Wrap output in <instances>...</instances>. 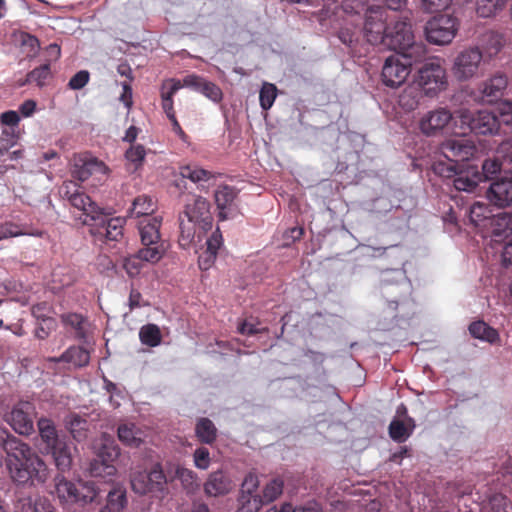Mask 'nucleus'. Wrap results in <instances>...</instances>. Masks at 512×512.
Listing matches in <instances>:
<instances>
[{
  "label": "nucleus",
  "mask_w": 512,
  "mask_h": 512,
  "mask_svg": "<svg viewBox=\"0 0 512 512\" xmlns=\"http://www.w3.org/2000/svg\"><path fill=\"white\" fill-rule=\"evenodd\" d=\"M60 194L66 198L74 209V216L83 225L89 226V233L95 243L114 247L123 239L125 219L109 218L102 209L85 194L72 180L65 181L60 187Z\"/></svg>",
  "instance_id": "nucleus-1"
},
{
  "label": "nucleus",
  "mask_w": 512,
  "mask_h": 512,
  "mask_svg": "<svg viewBox=\"0 0 512 512\" xmlns=\"http://www.w3.org/2000/svg\"><path fill=\"white\" fill-rule=\"evenodd\" d=\"M0 446L6 453V467L13 482L19 485L43 484L49 476L44 460L32 448L7 430H0Z\"/></svg>",
  "instance_id": "nucleus-2"
},
{
  "label": "nucleus",
  "mask_w": 512,
  "mask_h": 512,
  "mask_svg": "<svg viewBox=\"0 0 512 512\" xmlns=\"http://www.w3.org/2000/svg\"><path fill=\"white\" fill-rule=\"evenodd\" d=\"M368 0H342L341 7L345 13L360 14L365 12L364 36L372 45L384 44L386 32L387 9L383 6H369Z\"/></svg>",
  "instance_id": "nucleus-3"
},
{
  "label": "nucleus",
  "mask_w": 512,
  "mask_h": 512,
  "mask_svg": "<svg viewBox=\"0 0 512 512\" xmlns=\"http://www.w3.org/2000/svg\"><path fill=\"white\" fill-rule=\"evenodd\" d=\"M459 134L475 133L481 135H494L499 132V120L495 113L487 110L470 111L459 109L456 112L455 124L458 125Z\"/></svg>",
  "instance_id": "nucleus-4"
},
{
  "label": "nucleus",
  "mask_w": 512,
  "mask_h": 512,
  "mask_svg": "<svg viewBox=\"0 0 512 512\" xmlns=\"http://www.w3.org/2000/svg\"><path fill=\"white\" fill-rule=\"evenodd\" d=\"M418 88L427 96H434L447 86L446 70L439 59H429L418 71Z\"/></svg>",
  "instance_id": "nucleus-5"
},
{
  "label": "nucleus",
  "mask_w": 512,
  "mask_h": 512,
  "mask_svg": "<svg viewBox=\"0 0 512 512\" xmlns=\"http://www.w3.org/2000/svg\"><path fill=\"white\" fill-rule=\"evenodd\" d=\"M458 29L459 21L455 16L441 14L427 21L424 32L429 43L447 45L455 38Z\"/></svg>",
  "instance_id": "nucleus-6"
},
{
  "label": "nucleus",
  "mask_w": 512,
  "mask_h": 512,
  "mask_svg": "<svg viewBox=\"0 0 512 512\" xmlns=\"http://www.w3.org/2000/svg\"><path fill=\"white\" fill-rule=\"evenodd\" d=\"M168 481H171V476L163 471L160 463L153 465L149 472L132 473L130 479L132 490L140 495L163 492L166 490Z\"/></svg>",
  "instance_id": "nucleus-7"
},
{
  "label": "nucleus",
  "mask_w": 512,
  "mask_h": 512,
  "mask_svg": "<svg viewBox=\"0 0 512 512\" xmlns=\"http://www.w3.org/2000/svg\"><path fill=\"white\" fill-rule=\"evenodd\" d=\"M483 52L478 46H469L459 51L453 59L452 74L458 81L470 80L479 74Z\"/></svg>",
  "instance_id": "nucleus-8"
},
{
  "label": "nucleus",
  "mask_w": 512,
  "mask_h": 512,
  "mask_svg": "<svg viewBox=\"0 0 512 512\" xmlns=\"http://www.w3.org/2000/svg\"><path fill=\"white\" fill-rule=\"evenodd\" d=\"M35 407L29 401H19L4 417L11 428L20 435H30L34 431L33 415Z\"/></svg>",
  "instance_id": "nucleus-9"
},
{
  "label": "nucleus",
  "mask_w": 512,
  "mask_h": 512,
  "mask_svg": "<svg viewBox=\"0 0 512 512\" xmlns=\"http://www.w3.org/2000/svg\"><path fill=\"white\" fill-rule=\"evenodd\" d=\"M210 202L195 194H188L185 199L184 210L182 214L189 219L198 222V226L207 231L212 228L213 217L210 211Z\"/></svg>",
  "instance_id": "nucleus-10"
},
{
  "label": "nucleus",
  "mask_w": 512,
  "mask_h": 512,
  "mask_svg": "<svg viewBox=\"0 0 512 512\" xmlns=\"http://www.w3.org/2000/svg\"><path fill=\"white\" fill-rule=\"evenodd\" d=\"M411 72V63L403 61L399 55H392L385 60L382 68V82L391 88L402 85Z\"/></svg>",
  "instance_id": "nucleus-11"
},
{
  "label": "nucleus",
  "mask_w": 512,
  "mask_h": 512,
  "mask_svg": "<svg viewBox=\"0 0 512 512\" xmlns=\"http://www.w3.org/2000/svg\"><path fill=\"white\" fill-rule=\"evenodd\" d=\"M238 191L229 185H221L214 193L220 221L233 219L240 214L237 204Z\"/></svg>",
  "instance_id": "nucleus-12"
},
{
  "label": "nucleus",
  "mask_w": 512,
  "mask_h": 512,
  "mask_svg": "<svg viewBox=\"0 0 512 512\" xmlns=\"http://www.w3.org/2000/svg\"><path fill=\"white\" fill-rule=\"evenodd\" d=\"M508 85V79L503 73H496L478 85L473 97L478 102L493 103L500 99Z\"/></svg>",
  "instance_id": "nucleus-13"
},
{
  "label": "nucleus",
  "mask_w": 512,
  "mask_h": 512,
  "mask_svg": "<svg viewBox=\"0 0 512 512\" xmlns=\"http://www.w3.org/2000/svg\"><path fill=\"white\" fill-rule=\"evenodd\" d=\"M71 166L72 176L79 181H85L97 174L105 175L108 169L104 162L87 154L75 155Z\"/></svg>",
  "instance_id": "nucleus-14"
},
{
  "label": "nucleus",
  "mask_w": 512,
  "mask_h": 512,
  "mask_svg": "<svg viewBox=\"0 0 512 512\" xmlns=\"http://www.w3.org/2000/svg\"><path fill=\"white\" fill-rule=\"evenodd\" d=\"M453 119L452 113L445 108L432 110L421 117L419 129L426 136H435L442 132Z\"/></svg>",
  "instance_id": "nucleus-15"
},
{
  "label": "nucleus",
  "mask_w": 512,
  "mask_h": 512,
  "mask_svg": "<svg viewBox=\"0 0 512 512\" xmlns=\"http://www.w3.org/2000/svg\"><path fill=\"white\" fill-rule=\"evenodd\" d=\"M476 148L464 139H449L440 146V153L447 161H454L459 165L474 155Z\"/></svg>",
  "instance_id": "nucleus-16"
},
{
  "label": "nucleus",
  "mask_w": 512,
  "mask_h": 512,
  "mask_svg": "<svg viewBox=\"0 0 512 512\" xmlns=\"http://www.w3.org/2000/svg\"><path fill=\"white\" fill-rule=\"evenodd\" d=\"M413 35L409 21H396L392 26H389L383 46L390 50L397 51L403 48V45H408L407 43L413 38Z\"/></svg>",
  "instance_id": "nucleus-17"
},
{
  "label": "nucleus",
  "mask_w": 512,
  "mask_h": 512,
  "mask_svg": "<svg viewBox=\"0 0 512 512\" xmlns=\"http://www.w3.org/2000/svg\"><path fill=\"white\" fill-rule=\"evenodd\" d=\"M487 196L496 206L506 207L512 204V177H501L492 182Z\"/></svg>",
  "instance_id": "nucleus-18"
},
{
  "label": "nucleus",
  "mask_w": 512,
  "mask_h": 512,
  "mask_svg": "<svg viewBox=\"0 0 512 512\" xmlns=\"http://www.w3.org/2000/svg\"><path fill=\"white\" fill-rule=\"evenodd\" d=\"M512 234V213L500 212L491 219L487 231L482 234L483 237H491L492 241L500 242Z\"/></svg>",
  "instance_id": "nucleus-19"
},
{
  "label": "nucleus",
  "mask_w": 512,
  "mask_h": 512,
  "mask_svg": "<svg viewBox=\"0 0 512 512\" xmlns=\"http://www.w3.org/2000/svg\"><path fill=\"white\" fill-rule=\"evenodd\" d=\"M233 487L230 477L221 470L212 472L204 483L205 494L212 497L226 495Z\"/></svg>",
  "instance_id": "nucleus-20"
},
{
  "label": "nucleus",
  "mask_w": 512,
  "mask_h": 512,
  "mask_svg": "<svg viewBox=\"0 0 512 512\" xmlns=\"http://www.w3.org/2000/svg\"><path fill=\"white\" fill-rule=\"evenodd\" d=\"M55 491L58 498L63 502H88L92 501L94 496H82L76 485L67 480L64 476L58 474L55 479Z\"/></svg>",
  "instance_id": "nucleus-21"
},
{
  "label": "nucleus",
  "mask_w": 512,
  "mask_h": 512,
  "mask_svg": "<svg viewBox=\"0 0 512 512\" xmlns=\"http://www.w3.org/2000/svg\"><path fill=\"white\" fill-rule=\"evenodd\" d=\"M162 218L159 216L144 217L138 222V229L142 245L155 244L161 240L160 228Z\"/></svg>",
  "instance_id": "nucleus-22"
},
{
  "label": "nucleus",
  "mask_w": 512,
  "mask_h": 512,
  "mask_svg": "<svg viewBox=\"0 0 512 512\" xmlns=\"http://www.w3.org/2000/svg\"><path fill=\"white\" fill-rule=\"evenodd\" d=\"M494 215L493 209L487 203L475 202L469 208V222L477 228L481 234L487 231V227H489Z\"/></svg>",
  "instance_id": "nucleus-23"
},
{
  "label": "nucleus",
  "mask_w": 512,
  "mask_h": 512,
  "mask_svg": "<svg viewBox=\"0 0 512 512\" xmlns=\"http://www.w3.org/2000/svg\"><path fill=\"white\" fill-rule=\"evenodd\" d=\"M482 182V174L476 167L467 165V168L459 170L453 179V185L458 191L473 192L479 183Z\"/></svg>",
  "instance_id": "nucleus-24"
},
{
  "label": "nucleus",
  "mask_w": 512,
  "mask_h": 512,
  "mask_svg": "<svg viewBox=\"0 0 512 512\" xmlns=\"http://www.w3.org/2000/svg\"><path fill=\"white\" fill-rule=\"evenodd\" d=\"M119 441L125 446L139 447L145 438L144 432L132 422L121 423L117 429Z\"/></svg>",
  "instance_id": "nucleus-25"
},
{
  "label": "nucleus",
  "mask_w": 512,
  "mask_h": 512,
  "mask_svg": "<svg viewBox=\"0 0 512 512\" xmlns=\"http://www.w3.org/2000/svg\"><path fill=\"white\" fill-rule=\"evenodd\" d=\"M90 354L82 346L69 347L60 357H49L48 361L53 363L65 362L74 367H84L88 365Z\"/></svg>",
  "instance_id": "nucleus-26"
},
{
  "label": "nucleus",
  "mask_w": 512,
  "mask_h": 512,
  "mask_svg": "<svg viewBox=\"0 0 512 512\" xmlns=\"http://www.w3.org/2000/svg\"><path fill=\"white\" fill-rule=\"evenodd\" d=\"M72 446L65 440L59 442L57 445L48 449L47 452L51 453L57 469L60 472L69 471L72 466Z\"/></svg>",
  "instance_id": "nucleus-27"
},
{
  "label": "nucleus",
  "mask_w": 512,
  "mask_h": 512,
  "mask_svg": "<svg viewBox=\"0 0 512 512\" xmlns=\"http://www.w3.org/2000/svg\"><path fill=\"white\" fill-rule=\"evenodd\" d=\"M415 427V420L412 417H407L406 420L393 419L388 427L389 436L395 442H404L412 435Z\"/></svg>",
  "instance_id": "nucleus-28"
},
{
  "label": "nucleus",
  "mask_w": 512,
  "mask_h": 512,
  "mask_svg": "<svg viewBox=\"0 0 512 512\" xmlns=\"http://www.w3.org/2000/svg\"><path fill=\"white\" fill-rule=\"evenodd\" d=\"M407 44L408 45H403V48L396 51V55H399L403 61H407L412 65L426 57L427 48L425 44L422 42H415L414 37Z\"/></svg>",
  "instance_id": "nucleus-29"
},
{
  "label": "nucleus",
  "mask_w": 512,
  "mask_h": 512,
  "mask_svg": "<svg viewBox=\"0 0 512 512\" xmlns=\"http://www.w3.org/2000/svg\"><path fill=\"white\" fill-rule=\"evenodd\" d=\"M180 175L198 184V188L200 189H206L204 183L215 178V175L211 171L197 165H185L180 167Z\"/></svg>",
  "instance_id": "nucleus-30"
},
{
  "label": "nucleus",
  "mask_w": 512,
  "mask_h": 512,
  "mask_svg": "<svg viewBox=\"0 0 512 512\" xmlns=\"http://www.w3.org/2000/svg\"><path fill=\"white\" fill-rule=\"evenodd\" d=\"M39 434L46 450L57 445L64 439L59 438L54 422L47 418H40L37 422Z\"/></svg>",
  "instance_id": "nucleus-31"
},
{
  "label": "nucleus",
  "mask_w": 512,
  "mask_h": 512,
  "mask_svg": "<svg viewBox=\"0 0 512 512\" xmlns=\"http://www.w3.org/2000/svg\"><path fill=\"white\" fill-rule=\"evenodd\" d=\"M65 424L76 441H82L87 438L89 424L85 417L76 413H70L65 418Z\"/></svg>",
  "instance_id": "nucleus-32"
},
{
  "label": "nucleus",
  "mask_w": 512,
  "mask_h": 512,
  "mask_svg": "<svg viewBox=\"0 0 512 512\" xmlns=\"http://www.w3.org/2000/svg\"><path fill=\"white\" fill-rule=\"evenodd\" d=\"M469 332L472 337L486 341L490 344H494L499 341L498 331L482 320L472 322L469 325Z\"/></svg>",
  "instance_id": "nucleus-33"
},
{
  "label": "nucleus",
  "mask_w": 512,
  "mask_h": 512,
  "mask_svg": "<svg viewBox=\"0 0 512 512\" xmlns=\"http://www.w3.org/2000/svg\"><path fill=\"white\" fill-rule=\"evenodd\" d=\"M510 0H476V13L481 18H492L503 12Z\"/></svg>",
  "instance_id": "nucleus-34"
},
{
  "label": "nucleus",
  "mask_w": 512,
  "mask_h": 512,
  "mask_svg": "<svg viewBox=\"0 0 512 512\" xmlns=\"http://www.w3.org/2000/svg\"><path fill=\"white\" fill-rule=\"evenodd\" d=\"M15 512H54L53 506L46 499L33 501L30 497L20 498L14 506Z\"/></svg>",
  "instance_id": "nucleus-35"
},
{
  "label": "nucleus",
  "mask_w": 512,
  "mask_h": 512,
  "mask_svg": "<svg viewBox=\"0 0 512 512\" xmlns=\"http://www.w3.org/2000/svg\"><path fill=\"white\" fill-rule=\"evenodd\" d=\"M167 251V245L165 241H156L155 244L143 245L137 252L146 263L155 264L158 263Z\"/></svg>",
  "instance_id": "nucleus-36"
},
{
  "label": "nucleus",
  "mask_w": 512,
  "mask_h": 512,
  "mask_svg": "<svg viewBox=\"0 0 512 512\" xmlns=\"http://www.w3.org/2000/svg\"><path fill=\"white\" fill-rule=\"evenodd\" d=\"M198 222L186 218L182 213L179 215V244L183 248H188L194 240Z\"/></svg>",
  "instance_id": "nucleus-37"
},
{
  "label": "nucleus",
  "mask_w": 512,
  "mask_h": 512,
  "mask_svg": "<svg viewBox=\"0 0 512 512\" xmlns=\"http://www.w3.org/2000/svg\"><path fill=\"white\" fill-rule=\"evenodd\" d=\"M198 440L204 444H212L217 438V428L209 418L198 419L195 426Z\"/></svg>",
  "instance_id": "nucleus-38"
},
{
  "label": "nucleus",
  "mask_w": 512,
  "mask_h": 512,
  "mask_svg": "<svg viewBox=\"0 0 512 512\" xmlns=\"http://www.w3.org/2000/svg\"><path fill=\"white\" fill-rule=\"evenodd\" d=\"M173 479H178L187 493H192L199 487L196 473L179 465L175 468L174 476H171V481Z\"/></svg>",
  "instance_id": "nucleus-39"
},
{
  "label": "nucleus",
  "mask_w": 512,
  "mask_h": 512,
  "mask_svg": "<svg viewBox=\"0 0 512 512\" xmlns=\"http://www.w3.org/2000/svg\"><path fill=\"white\" fill-rule=\"evenodd\" d=\"M126 505V490L122 486L117 485L109 491L107 505L104 509L109 512H120Z\"/></svg>",
  "instance_id": "nucleus-40"
},
{
  "label": "nucleus",
  "mask_w": 512,
  "mask_h": 512,
  "mask_svg": "<svg viewBox=\"0 0 512 512\" xmlns=\"http://www.w3.org/2000/svg\"><path fill=\"white\" fill-rule=\"evenodd\" d=\"M139 339L146 346L156 347L162 341L161 330L156 324H145L140 328Z\"/></svg>",
  "instance_id": "nucleus-41"
},
{
  "label": "nucleus",
  "mask_w": 512,
  "mask_h": 512,
  "mask_svg": "<svg viewBox=\"0 0 512 512\" xmlns=\"http://www.w3.org/2000/svg\"><path fill=\"white\" fill-rule=\"evenodd\" d=\"M156 204L150 196L140 195L136 197L132 204L131 213L136 217H152Z\"/></svg>",
  "instance_id": "nucleus-42"
},
{
  "label": "nucleus",
  "mask_w": 512,
  "mask_h": 512,
  "mask_svg": "<svg viewBox=\"0 0 512 512\" xmlns=\"http://www.w3.org/2000/svg\"><path fill=\"white\" fill-rule=\"evenodd\" d=\"M146 156L145 147L141 144L131 145L126 151L125 158L127 160V170L135 172L142 167Z\"/></svg>",
  "instance_id": "nucleus-43"
},
{
  "label": "nucleus",
  "mask_w": 512,
  "mask_h": 512,
  "mask_svg": "<svg viewBox=\"0 0 512 512\" xmlns=\"http://www.w3.org/2000/svg\"><path fill=\"white\" fill-rule=\"evenodd\" d=\"M421 91L418 87L409 86L399 95L398 103L405 111H413L419 105Z\"/></svg>",
  "instance_id": "nucleus-44"
},
{
  "label": "nucleus",
  "mask_w": 512,
  "mask_h": 512,
  "mask_svg": "<svg viewBox=\"0 0 512 512\" xmlns=\"http://www.w3.org/2000/svg\"><path fill=\"white\" fill-rule=\"evenodd\" d=\"M484 49L489 57L496 56L504 47L505 39L501 33L489 31L483 36Z\"/></svg>",
  "instance_id": "nucleus-45"
},
{
  "label": "nucleus",
  "mask_w": 512,
  "mask_h": 512,
  "mask_svg": "<svg viewBox=\"0 0 512 512\" xmlns=\"http://www.w3.org/2000/svg\"><path fill=\"white\" fill-rule=\"evenodd\" d=\"M121 454L120 447L115 443L112 439H107L101 445L99 452L97 454V458L114 464Z\"/></svg>",
  "instance_id": "nucleus-46"
},
{
  "label": "nucleus",
  "mask_w": 512,
  "mask_h": 512,
  "mask_svg": "<svg viewBox=\"0 0 512 512\" xmlns=\"http://www.w3.org/2000/svg\"><path fill=\"white\" fill-rule=\"evenodd\" d=\"M117 469L114 464L102 461L98 458L90 462L89 473L92 477H111L114 476Z\"/></svg>",
  "instance_id": "nucleus-47"
},
{
  "label": "nucleus",
  "mask_w": 512,
  "mask_h": 512,
  "mask_svg": "<svg viewBox=\"0 0 512 512\" xmlns=\"http://www.w3.org/2000/svg\"><path fill=\"white\" fill-rule=\"evenodd\" d=\"M61 321L64 325L71 327L75 330L76 337L84 339L86 337V331L84 329V317L78 313H67L61 315Z\"/></svg>",
  "instance_id": "nucleus-48"
},
{
  "label": "nucleus",
  "mask_w": 512,
  "mask_h": 512,
  "mask_svg": "<svg viewBox=\"0 0 512 512\" xmlns=\"http://www.w3.org/2000/svg\"><path fill=\"white\" fill-rule=\"evenodd\" d=\"M284 482L280 478L272 479L265 488L263 494L260 495L264 504L275 501L283 492Z\"/></svg>",
  "instance_id": "nucleus-49"
},
{
  "label": "nucleus",
  "mask_w": 512,
  "mask_h": 512,
  "mask_svg": "<svg viewBox=\"0 0 512 512\" xmlns=\"http://www.w3.org/2000/svg\"><path fill=\"white\" fill-rule=\"evenodd\" d=\"M239 508L236 512H258L264 505L260 495L240 494Z\"/></svg>",
  "instance_id": "nucleus-50"
},
{
  "label": "nucleus",
  "mask_w": 512,
  "mask_h": 512,
  "mask_svg": "<svg viewBox=\"0 0 512 512\" xmlns=\"http://www.w3.org/2000/svg\"><path fill=\"white\" fill-rule=\"evenodd\" d=\"M277 92V87L272 83L265 82L262 85L259 94V101L263 110L267 111L272 107L277 97Z\"/></svg>",
  "instance_id": "nucleus-51"
},
{
  "label": "nucleus",
  "mask_w": 512,
  "mask_h": 512,
  "mask_svg": "<svg viewBox=\"0 0 512 512\" xmlns=\"http://www.w3.org/2000/svg\"><path fill=\"white\" fill-rule=\"evenodd\" d=\"M360 36V30L357 26H345L338 32L339 40L351 50L356 48Z\"/></svg>",
  "instance_id": "nucleus-52"
},
{
  "label": "nucleus",
  "mask_w": 512,
  "mask_h": 512,
  "mask_svg": "<svg viewBox=\"0 0 512 512\" xmlns=\"http://www.w3.org/2000/svg\"><path fill=\"white\" fill-rule=\"evenodd\" d=\"M464 165H459L454 161H437L433 165V169L435 173L439 174L441 177L445 178H455L458 174L459 170L463 168Z\"/></svg>",
  "instance_id": "nucleus-53"
},
{
  "label": "nucleus",
  "mask_w": 512,
  "mask_h": 512,
  "mask_svg": "<svg viewBox=\"0 0 512 512\" xmlns=\"http://www.w3.org/2000/svg\"><path fill=\"white\" fill-rule=\"evenodd\" d=\"M146 263L141 257H139V253L136 252L133 255H130L123 260V269L126 271L130 278H134L138 276Z\"/></svg>",
  "instance_id": "nucleus-54"
},
{
  "label": "nucleus",
  "mask_w": 512,
  "mask_h": 512,
  "mask_svg": "<svg viewBox=\"0 0 512 512\" xmlns=\"http://www.w3.org/2000/svg\"><path fill=\"white\" fill-rule=\"evenodd\" d=\"M182 88L181 80L171 78L163 81L160 88L161 99H173L174 95Z\"/></svg>",
  "instance_id": "nucleus-55"
},
{
  "label": "nucleus",
  "mask_w": 512,
  "mask_h": 512,
  "mask_svg": "<svg viewBox=\"0 0 512 512\" xmlns=\"http://www.w3.org/2000/svg\"><path fill=\"white\" fill-rule=\"evenodd\" d=\"M20 42L27 56L30 57L35 56L40 48L38 38L26 32L20 34Z\"/></svg>",
  "instance_id": "nucleus-56"
},
{
  "label": "nucleus",
  "mask_w": 512,
  "mask_h": 512,
  "mask_svg": "<svg viewBox=\"0 0 512 512\" xmlns=\"http://www.w3.org/2000/svg\"><path fill=\"white\" fill-rule=\"evenodd\" d=\"M50 75V64H43L28 73L26 82H36L38 86H42Z\"/></svg>",
  "instance_id": "nucleus-57"
},
{
  "label": "nucleus",
  "mask_w": 512,
  "mask_h": 512,
  "mask_svg": "<svg viewBox=\"0 0 512 512\" xmlns=\"http://www.w3.org/2000/svg\"><path fill=\"white\" fill-rule=\"evenodd\" d=\"M199 93L210 99L215 103H219L223 98V92L218 85L211 81L205 80Z\"/></svg>",
  "instance_id": "nucleus-58"
},
{
  "label": "nucleus",
  "mask_w": 512,
  "mask_h": 512,
  "mask_svg": "<svg viewBox=\"0 0 512 512\" xmlns=\"http://www.w3.org/2000/svg\"><path fill=\"white\" fill-rule=\"evenodd\" d=\"M499 120V126L501 124L511 126L512 125V102L503 101L497 107V114Z\"/></svg>",
  "instance_id": "nucleus-59"
},
{
  "label": "nucleus",
  "mask_w": 512,
  "mask_h": 512,
  "mask_svg": "<svg viewBox=\"0 0 512 512\" xmlns=\"http://www.w3.org/2000/svg\"><path fill=\"white\" fill-rule=\"evenodd\" d=\"M194 464L198 469L206 470L210 465V453L205 447H199L193 454Z\"/></svg>",
  "instance_id": "nucleus-60"
},
{
  "label": "nucleus",
  "mask_w": 512,
  "mask_h": 512,
  "mask_svg": "<svg viewBox=\"0 0 512 512\" xmlns=\"http://www.w3.org/2000/svg\"><path fill=\"white\" fill-rule=\"evenodd\" d=\"M501 170V162L498 159H487L482 165V181L492 178Z\"/></svg>",
  "instance_id": "nucleus-61"
},
{
  "label": "nucleus",
  "mask_w": 512,
  "mask_h": 512,
  "mask_svg": "<svg viewBox=\"0 0 512 512\" xmlns=\"http://www.w3.org/2000/svg\"><path fill=\"white\" fill-rule=\"evenodd\" d=\"M24 234L25 233L21 230L18 224L12 222H5L0 226V241Z\"/></svg>",
  "instance_id": "nucleus-62"
},
{
  "label": "nucleus",
  "mask_w": 512,
  "mask_h": 512,
  "mask_svg": "<svg viewBox=\"0 0 512 512\" xmlns=\"http://www.w3.org/2000/svg\"><path fill=\"white\" fill-rule=\"evenodd\" d=\"M452 0H421V7L428 13H435L446 9Z\"/></svg>",
  "instance_id": "nucleus-63"
},
{
  "label": "nucleus",
  "mask_w": 512,
  "mask_h": 512,
  "mask_svg": "<svg viewBox=\"0 0 512 512\" xmlns=\"http://www.w3.org/2000/svg\"><path fill=\"white\" fill-rule=\"evenodd\" d=\"M90 79V74L87 70L78 71L71 79L69 80L68 87L72 90L82 89Z\"/></svg>",
  "instance_id": "nucleus-64"
}]
</instances>
